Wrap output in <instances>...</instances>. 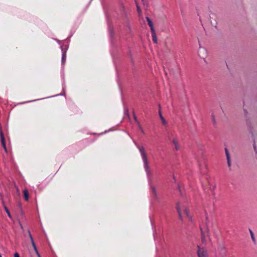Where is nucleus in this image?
Listing matches in <instances>:
<instances>
[{
    "instance_id": "f8f14e48",
    "label": "nucleus",
    "mask_w": 257,
    "mask_h": 257,
    "mask_svg": "<svg viewBox=\"0 0 257 257\" xmlns=\"http://www.w3.org/2000/svg\"><path fill=\"white\" fill-rule=\"evenodd\" d=\"M249 232H250V236H251V239H252L253 242H254V243H255L256 240H255V237H254V234H253L252 231L251 229H249Z\"/></svg>"
},
{
    "instance_id": "423d86ee",
    "label": "nucleus",
    "mask_w": 257,
    "mask_h": 257,
    "mask_svg": "<svg viewBox=\"0 0 257 257\" xmlns=\"http://www.w3.org/2000/svg\"><path fill=\"white\" fill-rule=\"evenodd\" d=\"M146 20L148 22V24L150 27L151 29V32H154L155 30V29L154 28L153 23L149 17H146Z\"/></svg>"
},
{
    "instance_id": "2eb2a0df",
    "label": "nucleus",
    "mask_w": 257,
    "mask_h": 257,
    "mask_svg": "<svg viewBox=\"0 0 257 257\" xmlns=\"http://www.w3.org/2000/svg\"><path fill=\"white\" fill-rule=\"evenodd\" d=\"M31 242H32V246L34 247V249L35 252H37V250H37V248L36 247V244L35 243L34 241H31Z\"/></svg>"
},
{
    "instance_id": "a211bd4d",
    "label": "nucleus",
    "mask_w": 257,
    "mask_h": 257,
    "mask_svg": "<svg viewBox=\"0 0 257 257\" xmlns=\"http://www.w3.org/2000/svg\"><path fill=\"white\" fill-rule=\"evenodd\" d=\"M211 118H212V121L213 122V123L215 124V120L214 116L213 115H212Z\"/></svg>"
},
{
    "instance_id": "4be33fe9",
    "label": "nucleus",
    "mask_w": 257,
    "mask_h": 257,
    "mask_svg": "<svg viewBox=\"0 0 257 257\" xmlns=\"http://www.w3.org/2000/svg\"><path fill=\"white\" fill-rule=\"evenodd\" d=\"M65 59V56L63 55V57H62V60H64Z\"/></svg>"
},
{
    "instance_id": "5701e85b",
    "label": "nucleus",
    "mask_w": 257,
    "mask_h": 257,
    "mask_svg": "<svg viewBox=\"0 0 257 257\" xmlns=\"http://www.w3.org/2000/svg\"><path fill=\"white\" fill-rule=\"evenodd\" d=\"M253 148H254V150H255L256 147H255V146L254 145L253 146Z\"/></svg>"
},
{
    "instance_id": "4468645a",
    "label": "nucleus",
    "mask_w": 257,
    "mask_h": 257,
    "mask_svg": "<svg viewBox=\"0 0 257 257\" xmlns=\"http://www.w3.org/2000/svg\"><path fill=\"white\" fill-rule=\"evenodd\" d=\"M136 5H137V11H138V13H139V14L140 15L141 14H142V11H141V9L140 7V6H139L138 4H137V3H136Z\"/></svg>"
},
{
    "instance_id": "6ab92c4d",
    "label": "nucleus",
    "mask_w": 257,
    "mask_h": 257,
    "mask_svg": "<svg viewBox=\"0 0 257 257\" xmlns=\"http://www.w3.org/2000/svg\"><path fill=\"white\" fill-rule=\"evenodd\" d=\"M14 257H20V255L18 252H15L14 253Z\"/></svg>"
},
{
    "instance_id": "6e6552de",
    "label": "nucleus",
    "mask_w": 257,
    "mask_h": 257,
    "mask_svg": "<svg viewBox=\"0 0 257 257\" xmlns=\"http://www.w3.org/2000/svg\"><path fill=\"white\" fill-rule=\"evenodd\" d=\"M172 142L174 145L176 150L178 151L179 149V145L178 143L177 140L176 139L173 138L172 140Z\"/></svg>"
},
{
    "instance_id": "7ed1b4c3",
    "label": "nucleus",
    "mask_w": 257,
    "mask_h": 257,
    "mask_svg": "<svg viewBox=\"0 0 257 257\" xmlns=\"http://www.w3.org/2000/svg\"><path fill=\"white\" fill-rule=\"evenodd\" d=\"M197 255L198 257H207L206 250L204 248H201L199 245L197 246Z\"/></svg>"
},
{
    "instance_id": "aec40b11",
    "label": "nucleus",
    "mask_w": 257,
    "mask_h": 257,
    "mask_svg": "<svg viewBox=\"0 0 257 257\" xmlns=\"http://www.w3.org/2000/svg\"><path fill=\"white\" fill-rule=\"evenodd\" d=\"M36 254H37V255H38V257H41L40 254L39 253V252H38V250H37V252H36Z\"/></svg>"
},
{
    "instance_id": "9d476101",
    "label": "nucleus",
    "mask_w": 257,
    "mask_h": 257,
    "mask_svg": "<svg viewBox=\"0 0 257 257\" xmlns=\"http://www.w3.org/2000/svg\"><path fill=\"white\" fill-rule=\"evenodd\" d=\"M159 116H160V119H161V120L162 121V124L163 125H166L167 124V122H166V120L165 119L164 117L162 115V113H161L160 109L159 110Z\"/></svg>"
},
{
    "instance_id": "dca6fc26",
    "label": "nucleus",
    "mask_w": 257,
    "mask_h": 257,
    "mask_svg": "<svg viewBox=\"0 0 257 257\" xmlns=\"http://www.w3.org/2000/svg\"><path fill=\"white\" fill-rule=\"evenodd\" d=\"M28 232H29V237H30V238L31 241H34L33 238V237H32V234H31V233L30 231H28Z\"/></svg>"
},
{
    "instance_id": "0eeeda50",
    "label": "nucleus",
    "mask_w": 257,
    "mask_h": 257,
    "mask_svg": "<svg viewBox=\"0 0 257 257\" xmlns=\"http://www.w3.org/2000/svg\"><path fill=\"white\" fill-rule=\"evenodd\" d=\"M151 34L153 42L155 44H157L158 43V40L155 31H154V32H151Z\"/></svg>"
},
{
    "instance_id": "39448f33",
    "label": "nucleus",
    "mask_w": 257,
    "mask_h": 257,
    "mask_svg": "<svg viewBox=\"0 0 257 257\" xmlns=\"http://www.w3.org/2000/svg\"><path fill=\"white\" fill-rule=\"evenodd\" d=\"M220 252L222 257H224L226 255L227 253V249L225 246L223 245H221L219 247Z\"/></svg>"
},
{
    "instance_id": "f257e3e1",
    "label": "nucleus",
    "mask_w": 257,
    "mask_h": 257,
    "mask_svg": "<svg viewBox=\"0 0 257 257\" xmlns=\"http://www.w3.org/2000/svg\"><path fill=\"white\" fill-rule=\"evenodd\" d=\"M176 209L180 220H182L183 218L182 211H183L188 218L191 219V217L189 216L188 210L186 206L180 203H178Z\"/></svg>"
},
{
    "instance_id": "20e7f679",
    "label": "nucleus",
    "mask_w": 257,
    "mask_h": 257,
    "mask_svg": "<svg viewBox=\"0 0 257 257\" xmlns=\"http://www.w3.org/2000/svg\"><path fill=\"white\" fill-rule=\"evenodd\" d=\"M225 155L227 159V165L229 167L231 166V160L228 150L227 148H225Z\"/></svg>"
},
{
    "instance_id": "9b49d317",
    "label": "nucleus",
    "mask_w": 257,
    "mask_h": 257,
    "mask_svg": "<svg viewBox=\"0 0 257 257\" xmlns=\"http://www.w3.org/2000/svg\"><path fill=\"white\" fill-rule=\"evenodd\" d=\"M200 230H201V241H202V242L203 243H204V244H206V239H205V236L204 235V233L203 232L202 228H200Z\"/></svg>"
},
{
    "instance_id": "ddd939ff",
    "label": "nucleus",
    "mask_w": 257,
    "mask_h": 257,
    "mask_svg": "<svg viewBox=\"0 0 257 257\" xmlns=\"http://www.w3.org/2000/svg\"><path fill=\"white\" fill-rule=\"evenodd\" d=\"M4 208H5V210L6 212H7V214L8 215L9 217L11 218L10 212L9 209L8 208V207L4 205Z\"/></svg>"
},
{
    "instance_id": "f3484780",
    "label": "nucleus",
    "mask_w": 257,
    "mask_h": 257,
    "mask_svg": "<svg viewBox=\"0 0 257 257\" xmlns=\"http://www.w3.org/2000/svg\"><path fill=\"white\" fill-rule=\"evenodd\" d=\"M152 191L154 194V195H156V189L154 187H152Z\"/></svg>"
},
{
    "instance_id": "412c9836",
    "label": "nucleus",
    "mask_w": 257,
    "mask_h": 257,
    "mask_svg": "<svg viewBox=\"0 0 257 257\" xmlns=\"http://www.w3.org/2000/svg\"><path fill=\"white\" fill-rule=\"evenodd\" d=\"M36 254H37V255H38V257H41L40 254L39 253V252H38V250H37V252H36Z\"/></svg>"
},
{
    "instance_id": "f03ea898",
    "label": "nucleus",
    "mask_w": 257,
    "mask_h": 257,
    "mask_svg": "<svg viewBox=\"0 0 257 257\" xmlns=\"http://www.w3.org/2000/svg\"><path fill=\"white\" fill-rule=\"evenodd\" d=\"M139 149L144 164V168L146 171H148L149 169V163L148 161L147 154L145 150V148L143 147H140L139 148Z\"/></svg>"
},
{
    "instance_id": "1a4fd4ad",
    "label": "nucleus",
    "mask_w": 257,
    "mask_h": 257,
    "mask_svg": "<svg viewBox=\"0 0 257 257\" xmlns=\"http://www.w3.org/2000/svg\"><path fill=\"white\" fill-rule=\"evenodd\" d=\"M23 193H24V197L25 200L26 201H28L29 198V192H28V190L25 189L23 191Z\"/></svg>"
}]
</instances>
